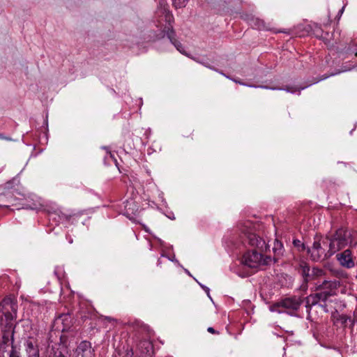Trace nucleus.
Listing matches in <instances>:
<instances>
[{"mask_svg": "<svg viewBox=\"0 0 357 357\" xmlns=\"http://www.w3.org/2000/svg\"><path fill=\"white\" fill-rule=\"evenodd\" d=\"M238 227L242 243L245 245H248L254 248L244 252L241 257V263L251 268L268 264L271 261V257H264L262 254L267 251L268 246L265 241L255 233L256 225L250 220H245L240 222Z\"/></svg>", "mask_w": 357, "mask_h": 357, "instance_id": "nucleus-1", "label": "nucleus"}, {"mask_svg": "<svg viewBox=\"0 0 357 357\" xmlns=\"http://www.w3.org/2000/svg\"><path fill=\"white\" fill-rule=\"evenodd\" d=\"M157 20L156 26L159 29V33L156 35L157 39L163 38L165 36L169 39L178 51L186 55L182 44L174 38V31L172 25L173 15L170 13L168 6L162 1L156 11Z\"/></svg>", "mask_w": 357, "mask_h": 357, "instance_id": "nucleus-2", "label": "nucleus"}, {"mask_svg": "<svg viewBox=\"0 0 357 357\" xmlns=\"http://www.w3.org/2000/svg\"><path fill=\"white\" fill-rule=\"evenodd\" d=\"M317 289L321 290V292L312 294L306 298V307L317 304L320 301H326L331 296L335 294L336 290L341 286V282L336 279L328 280L324 279L321 283L316 284Z\"/></svg>", "mask_w": 357, "mask_h": 357, "instance_id": "nucleus-3", "label": "nucleus"}, {"mask_svg": "<svg viewBox=\"0 0 357 357\" xmlns=\"http://www.w3.org/2000/svg\"><path fill=\"white\" fill-rule=\"evenodd\" d=\"M17 305L10 298H5L0 303V326L5 331L14 328L13 321L17 317Z\"/></svg>", "mask_w": 357, "mask_h": 357, "instance_id": "nucleus-4", "label": "nucleus"}, {"mask_svg": "<svg viewBox=\"0 0 357 357\" xmlns=\"http://www.w3.org/2000/svg\"><path fill=\"white\" fill-rule=\"evenodd\" d=\"M352 242L351 231L344 228L338 229L329 238L328 255L332 256Z\"/></svg>", "mask_w": 357, "mask_h": 357, "instance_id": "nucleus-5", "label": "nucleus"}, {"mask_svg": "<svg viewBox=\"0 0 357 357\" xmlns=\"http://www.w3.org/2000/svg\"><path fill=\"white\" fill-rule=\"evenodd\" d=\"M302 302L303 301L300 297H288L273 304L270 307V310L272 312L282 313L283 311L281 308H283L287 310L294 312L298 310Z\"/></svg>", "mask_w": 357, "mask_h": 357, "instance_id": "nucleus-6", "label": "nucleus"}, {"mask_svg": "<svg viewBox=\"0 0 357 357\" xmlns=\"http://www.w3.org/2000/svg\"><path fill=\"white\" fill-rule=\"evenodd\" d=\"M23 347L26 357H40V344L36 336H28L24 341Z\"/></svg>", "mask_w": 357, "mask_h": 357, "instance_id": "nucleus-7", "label": "nucleus"}, {"mask_svg": "<svg viewBox=\"0 0 357 357\" xmlns=\"http://www.w3.org/2000/svg\"><path fill=\"white\" fill-rule=\"evenodd\" d=\"M312 260L319 261L329 257L328 252H326L325 249L321 247L319 241H315L311 248L307 250Z\"/></svg>", "mask_w": 357, "mask_h": 357, "instance_id": "nucleus-8", "label": "nucleus"}, {"mask_svg": "<svg viewBox=\"0 0 357 357\" xmlns=\"http://www.w3.org/2000/svg\"><path fill=\"white\" fill-rule=\"evenodd\" d=\"M337 261L342 266L347 268H353L355 266L354 257L350 250L347 249L336 256Z\"/></svg>", "mask_w": 357, "mask_h": 357, "instance_id": "nucleus-9", "label": "nucleus"}, {"mask_svg": "<svg viewBox=\"0 0 357 357\" xmlns=\"http://www.w3.org/2000/svg\"><path fill=\"white\" fill-rule=\"evenodd\" d=\"M232 80L234 82L238 83V84H241V85L248 86L254 87V88H257V86L246 84L241 82L240 80H237V79H232ZM258 87L263 88V89H271V90H283V91H286L287 92H289V93H296L297 91L300 92L301 90L304 89L306 86L298 87V86H286L284 87H268V86H258Z\"/></svg>", "mask_w": 357, "mask_h": 357, "instance_id": "nucleus-10", "label": "nucleus"}, {"mask_svg": "<svg viewBox=\"0 0 357 357\" xmlns=\"http://www.w3.org/2000/svg\"><path fill=\"white\" fill-rule=\"evenodd\" d=\"M298 271L303 278V283L307 284L309 282L312 281V269L306 262L301 261L299 264Z\"/></svg>", "mask_w": 357, "mask_h": 357, "instance_id": "nucleus-11", "label": "nucleus"}, {"mask_svg": "<svg viewBox=\"0 0 357 357\" xmlns=\"http://www.w3.org/2000/svg\"><path fill=\"white\" fill-rule=\"evenodd\" d=\"M56 216H58V223H62L69 221L73 215L70 213L63 212L59 208L54 211H50L48 213L49 219H56Z\"/></svg>", "mask_w": 357, "mask_h": 357, "instance_id": "nucleus-12", "label": "nucleus"}, {"mask_svg": "<svg viewBox=\"0 0 357 357\" xmlns=\"http://www.w3.org/2000/svg\"><path fill=\"white\" fill-rule=\"evenodd\" d=\"M249 24L255 29L258 30H271L268 25H267L262 20L250 16L247 19Z\"/></svg>", "mask_w": 357, "mask_h": 357, "instance_id": "nucleus-13", "label": "nucleus"}, {"mask_svg": "<svg viewBox=\"0 0 357 357\" xmlns=\"http://www.w3.org/2000/svg\"><path fill=\"white\" fill-rule=\"evenodd\" d=\"M283 245L281 241L275 239L273 243V252L274 253V261H277L283 255Z\"/></svg>", "mask_w": 357, "mask_h": 357, "instance_id": "nucleus-14", "label": "nucleus"}, {"mask_svg": "<svg viewBox=\"0 0 357 357\" xmlns=\"http://www.w3.org/2000/svg\"><path fill=\"white\" fill-rule=\"evenodd\" d=\"M56 321L57 323L61 322L63 324V327L62 331L69 328L72 323L71 316L69 314H62L59 315Z\"/></svg>", "mask_w": 357, "mask_h": 357, "instance_id": "nucleus-15", "label": "nucleus"}, {"mask_svg": "<svg viewBox=\"0 0 357 357\" xmlns=\"http://www.w3.org/2000/svg\"><path fill=\"white\" fill-rule=\"evenodd\" d=\"M326 271L323 268H319L317 267H314L312 269V281L314 280H318L321 278H326Z\"/></svg>", "mask_w": 357, "mask_h": 357, "instance_id": "nucleus-16", "label": "nucleus"}, {"mask_svg": "<svg viewBox=\"0 0 357 357\" xmlns=\"http://www.w3.org/2000/svg\"><path fill=\"white\" fill-rule=\"evenodd\" d=\"M333 275L341 282V285L343 284V280L348 278V274L342 270L335 269L332 270Z\"/></svg>", "mask_w": 357, "mask_h": 357, "instance_id": "nucleus-17", "label": "nucleus"}, {"mask_svg": "<svg viewBox=\"0 0 357 357\" xmlns=\"http://www.w3.org/2000/svg\"><path fill=\"white\" fill-rule=\"evenodd\" d=\"M337 320L344 326H347L348 324H350L351 326H354V321L346 314L340 315Z\"/></svg>", "mask_w": 357, "mask_h": 357, "instance_id": "nucleus-18", "label": "nucleus"}, {"mask_svg": "<svg viewBox=\"0 0 357 357\" xmlns=\"http://www.w3.org/2000/svg\"><path fill=\"white\" fill-rule=\"evenodd\" d=\"M173 5L176 8H180L185 7L186 2L188 0H172Z\"/></svg>", "mask_w": 357, "mask_h": 357, "instance_id": "nucleus-19", "label": "nucleus"}, {"mask_svg": "<svg viewBox=\"0 0 357 357\" xmlns=\"http://www.w3.org/2000/svg\"><path fill=\"white\" fill-rule=\"evenodd\" d=\"M9 357H20V354L15 351L14 349H13L10 351Z\"/></svg>", "mask_w": 357, "mask_h": 357, "instance_id": "nucleus-20", "label": "nucleus"}, {"mask_svg": "<svg viewBox=\"0 0 357 357\" xmlns=\"http://www.w3.org/2000/svg\"><path fill=\"white\" fill-rule=\"evenodd\" d=\"M90 346V344L87 342H82L80 344L79 349H82V350L85 349L86 348L89 347Z\"/></svg>", "mask_w": 357, "mask_h": 357, "instance_id": "nucleus-21", "label": "nucleus"}, {"mask_svg": "<svg viewBox=\"0 0 357 357\" xmlns=\"http://www.w3.org/2000/svg\"><path fill=\"white\" fill-rule=\"evenodd\" d=\"M207 331L212 334H218V332L216 331L213 327H208L207 328Z\"/></svg>", "mask_w": 357, "mask_h": 357, "instance_id": "nucleus-22", "label": "nucleus"}, {"mask_svg": "<svg viewBox=\"0 0 357 357\" xmlns=\"http://www.w3.org/2000/svg\"><path fill=\"white\" fill-rule=\"evenodd\" d=\"M202 287L207 293L208 296L210 297V295H209L210 289H209V288L206 287V286H204V285H202Z\"/></svg>", "mask_w": 357, "mask_h": 357, "instance_id": "nucleus-23", "label": "nucleus"}, {"mask_svg": "<svg viewBox=\"0 0 357 357\" xmlns=\"http://www.w3.org/2000/svg\"><path fill=\"white\" fill-rule=\"evenodd\" d=\"M0 139L5 140H11V138L5 137L3 134L0 133Z\"/></svg>", "mask_w": 357, "mask_h": 357, "instance_id": "nucleus-24", "label": "nucleus"}, {"mask_svg": "<svg viewBox=\"0 0 357 357\" xmlns=\"http://www.w3.org/2000/svg\"><path fill=\"white\" fill-rule=\"evenodd\" d=\"M54 274L56 275V277H57L58 280H61V278H60V276L59 275L58 270H57V269H55V271H54Z\"/></svg>", "mask_w": 357, "mask_h": 357, "instance_id": "nucleus-25", "label": "nucleus"}, {"mask_svg": "<svg viewBox=\"0 0 357 357\" xmlns=\"http://www.w3.org/2000/svg\"><path fill=\"white\" fill-rule=\"evenodd\" d=\"M344 6H343V7L341 8V10H340V11H339V14L342 15V14L343 13V12H344Z\"/></svg>", "mask_w": 357, "mask_h": 357, "instance_id": "nucleus-26", "label": "nucleus"}, {"mask_svg": "<svg viewBox=\"0 0 357 357\" xmlns=\"http://www.w3.org/2000/svg\"><path fill=\"white\" fill-rule=\"evenodd\" d=\"M49 220L56 222V224L58 223V216H56V219H49Z\"/></svg>", "mask_w": 357, "mask_h": 357, "instance_id": "nucleus-27", "label": "nucleus"}, {"mask_svg": "<svg viewBox=\"0 0 357 357\" xmlns=\"http://www.w3.org/2000/svg\"><path fill=\"white\" fill-rule=\"evenodd\" d=\"M294 243L295 245H298L300 243V241H294Z\"/></svg>", "mask_w": 357, "mask_h": 357, "instance_id": "nucleus-28", "label": "nucleus"}, {"mask_svg": "<svg viewBox=\"0 0 357 357\" xmlns=\"http://www.w3.org/2000/svg\"><path fill=\"white\" fill-rule=\"evenodd\" d=\"M58 357H66V356L61 353L59 354V355L58 356Z\"/></svg>", "mask_w": 357, "mask_h": 357, "instance_id": "nucleus-29", "label": "nucleus"}, {"mask_svg": "<svg viewBox=\"0 0 357 357\" xmlns=\"http://www.w3.org/2000/svg\"><path fill=\"white\" fill-rule=\"evenodd\" d=\"M143 344L144 345L147 344L148 346H150V343H149V342H144Z\"/></svg>", "mask_w": 357, "mask_h": 357, "instance_id": "nucleus-30", "label": "nucleus"}, {"mask_svg": "<svg viewBox=\"0 0 357 357\" xmlns=\"http://www.w3.org/2000/svg\"><path fill=\"white\" fill-rule=\"evenodd\" d=\"M276 32H279V33H282V32H284L283 31H277Z\"/></svg>", "mask_w": 357, "mask_h": 357, "instance_id": "nucleus-31", "label": "nucleus"}, {"mask_svg": "<svg viewBox=\"0 0 357 357\" xmlns=\"http://www.w3.org/2000/svg\"><path fill=\"white\" fill-rule=\"evenodd\" d=\"M128 204H129V205H130V203H128V204H127V205H126V207H128Z\"/></svg>", "mask_w": 357, "mask_h": 357, "instance_id": "nucleus-32", "label": "nucleus"}]
</instances>
